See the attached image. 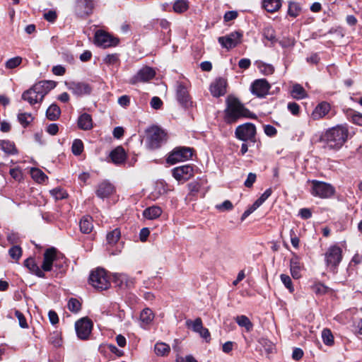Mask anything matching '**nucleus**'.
<instances>
[{"label": "nucleus", "mask_w": 362, "mask_h": 362, "mask_svg": "<svg viewBox=\"0 0 362 362\" xmlns=\"http://www.w3.org/2000/svg\"><path fill=\"white\" fill-rule=\"evenodd\" d=\"M322 339L325 345L332 346L334 344V337L330 329H324L322 332Z\"/></svg>", "instance_id": "58836bf2"}, {"label": "nucleus", "mask_w": 362, "mask_h": 362, "mask_svg": "<svg viewBox=\"0 0 362 362\" xmlns=\"http://www.w3.org/2000/svg\"><path fill=\"white\" fill-rule=\"evenodd\" d=\"M121 236V232L119 229L115 228L112 231L107 233L106 239L109 245H115L119 240Z\"/></svg>", "instance_id": "f704fd0d"}, {"label": "nucleus", "mask_w": 362, "mask_h": 362, "mask_svg": "<svg viewBox=\"0 0 362 362\" xmlns=\"http://www.w3.org/2000/svg\"><path fill=\"white\" fill-rule=\"evenodd\" d=\"M113 281L116 286L122 289L131 288L134 284V279L124 274H115Z\"/></svg>", "instance_id": "412c9836"}, {"label": "nucleus", "mask_w": 362, "mask_h": 362, "mask_svg": "<svg viewBox=\"0 0 362 362\" xmlns=\"http://www.w3.org/2000/svg\"><path fill=\"white\" fill-rule=\"evenodd\" d=\"M66 86L67 88L76 96H81L83 95L90 94L92 90V88L90 87V86L85 82H66Z\"/></svg>", "instance_id": "f8f14e48"}, {"label": "nucleus", "mask_w": 362, "mask_h": 362, "mask_svg": "<svg viewBox=\"0 0 362 362\" xmlns=\"http://www.w3.org/2000/svg\"><path fill=\"white\" fill-rule=\"evenodd\" d=\"M15 315L18 320L19 325L22 328H27L28 327V323L26 322V319L21 312H20L19 310H16Z\"/></svg>", "instance_id": "5fc2aeb1"}, {"label": "nucleus", "mask_w": 362, "mask_h": 362, "mask_svg": "<svg viewBox=\"0 0 362 362\" xmlns=\"http://www.w3.org/2000/svg\"><path fill=\"white\" fill-rule=\"evenodd\" d=\"M256 175L255 173H250L247 175V177L246 179V180L245 181V186L246 187H251L253 184L255 183V180H256Z\"/></svg>", "instance_id": "4d7b16f0"}, {"label": "nucleus", "mask_w": 362, "mask_h": 362, "mask_svg": "<svg viewBox=\"0 0 362 362\" xmlns=\"http://www.w3.org/2000/svg\"><path fill=\"white\" fill-rule=\"evenodd\" d=\"M57 16V13L54 11H49L44 13V18L49 22H54Z\"/></svg>", "instance_id": "e2e57ef3"}, {"label": "nucleus", "mask_w": 362, "mask_h": 362, "mask_svg": "<svg viewBox=\"0 0 362 362\" xmlns=\"http://www.w3.org/2000/svg\"><path fill=\"white\" fill-rule=\"evenodd\" d=\"M173 175L178 181H187L194 175V170L189 165L179 166L173 170Z\"/></svg>", "instance_id": "f3484780"}, {"label": "nucleus", "mask_w": 362, "mask_h": 362, "mask_svg": "<svg viewBox=\"0 0 362 362\" xmlns=\"http://www.w3.org/2000/svg\"><path fill=\"white\" fill-rule=\"evenodd\" d=\"M110 158L114 164L119 165L124 163L127 159V153L124 148L119 146L110 152Z\"/></svg>", "instance_id": "4be33fe9"}, {"label": "nucleus", "mask_w": 362, "mask_h": 362, "mask_svg": "<svg viewBox=\"0 0 362 362\" xmlns=\"http://www.w3.org/2000/svg\"><path fill=\"white\" fill-rule=\"evenodd\" d=\"M21 62L22 58L21 57H13L6 61L5 66L6 69H12L18 66Z\"/></svg>", "instance_id": "a18cd8bd"}, {"label": "nucleus", "mask_w": 362, "mask_h": 362, "mask_svg": "<svg viewBox=\"0 0 362 362\" xmlns=\"http://www.w3.org/2000/svg\"><path fill=\"white\" fill-rule=\"evenodd\" d=\"M280 44L283 47H291L294 46L295 40L292 37H284L282 40L280 41Z\"/></svg>", "instance_id": "13d9d810"}, {"label": "nucleus", "mask_w": 362, "mask_h": 362, "mask_svg": "<svg viewBox=\"0 0 362 362\" xmlns=\"http://www.w3.org/2000/svg\"><path fill=\"white\" fill-rule=\"evenodd\" d=\"M78 127L84 131L93 129V122L91 116L88 113L81 115L78 119Z\"/></svg>", "instance_id": "a878e982"}, {"label": "nucleus", "mask_w": 362, "mask_h": 362, "mask_svg": "<svg viewBox=\"0 0 362 362\" xmlns=\"http://www.w3.org/2000/svg\"><path fill=\"white\" fill-rule=\"evenodd\" d=\"M348 129L343 126H337L329 129L324 136L326 147L329 149H339L346 141Z\"/></svg>", "instance_id": "7ed1b4c3"}, {"label": "nucleus", "mask_w": 362, "mask_h": 362, "mask_svg": "<svg viewBox=\"0 0 362 362\" xmlns=\"http://www.w3.org/2000/svg\"><path fill=\"white\" fill-rule=\"evenodd\" d=\"M30 173L32 177L37 182H42L47 178L45 174L38 168H32Z\"/></svg>", "instance_id": "a19ab883"}, {"label": "nucleus", "mask_w": 362, "mask_h": 362, "mask_svg": "<svg viewBox=\"0 0 362 362\" xmlns=\"http://www.w3.org/2000/svg\"><path fill=\"white\" fill-rule=\"evenodd\" d=\"M193 149L189 147H177L168 156L167 162L170 164H175L192 158Z\"/></svg>", "instance_id": "1a4fd4ad"}, {"label": "nucleus", "mask_w": 362, "mask_h": 362, "mask_svg": "<svg viewBox=\"0 0 362 362\" xmlns=\"http://www.w3.org/2000/svg\"><path fill=\"white\" fill-rule=\"evenodd\" d=\"M300 12L301 7L298 3L293 1H290L288 3V14L290 16L296 18L300 15Z\"/></svg>", "instance_id": "e433bc0d"}, {"label": "nucleus", "mask_w": 362, "mask_h": 362, "mask_svg": "<svg viewBox=\"0 0 362 362\" xmlns=\"http://www.w3.org/2000/svg\"><path fill=\"white\" fill-rule=\"evenodd\" d=\"M154 313L150 308H144L140 313V326L146 329L153 320Z\"/></svg>", "instance_id": "b1692460"}, {"label": "nucleus", "mask_w": 362, "mask_h": 362, "mask_svg": "<svg viewBox=\"0 0 362 362\" xmlns=\"http://www.w3.org/2000/svg\"><path fill=\"white\" fill-rule=\"evenodd\" d=\"M263 35L266 39L274 42L276 40L275 32L272 27H267L264 29Z\"/></svg>", "instance_id": "603ef678"}, {"label": "nucleus", "mask_w": 362, "mask_h": 362, "mask_svg": "<svg viewBox=\"0 0 362 362\" xmlns=\"http://www.w3.org/2000/svg\"><path fill=\"white\" fill-rule=\"evenodd\" d=\"M50 194L56 199H62L66 197L67 194L64 190L62 188H55L50 191Z\"/></svg>", "instance_id": "3c124183"}, {"label": "nucleus", "mask_w": 362, "mask_h": 362, "mask_svg": "<svg viewBox=\"0 0 362 362\" xmlns=\"http://www.w3.org/2000/svg\"><path fill=\"white\" fill-rule=\"evenodd\" d=\"M62 255L60 254L55 247H49L47 249L43 255V262L42 264V269H40L35 260L32 258H28L24 262V265L33 274L39 277H45L43 272H49L52 269L53 264L59 256Z\"/></svg>", "instance_id": "f257e3e1"}, {"label": "nucleus", "mask_w": 362, "mask_h": 362, "mask_svg": "<svg viewBox=\"0 0 362 362\" xmlns=\"http://www.w3.org/2000/svg\"><path fill=\"white\" fill-rule=\"evenodd\" d=\"M65 71V68L61 65L54 66L52 68V73L56 76H62Z\"/></svg>", "instance_id": "338daca9"}, {"label": "nucleus", "mask_w": 362, "mask_h": 362, "mask_svg": "<svg viewBox=\"0 0 362 362\" xmlns=\"http://www.w3.org/2000/svg\"><path fill=\"white\" fill-rule=\"evenodd\" d=\"M198 333L201 337L206 340V341L209 342L211 340V335L208 329L203 327Z\"/></svg>", "instance_id": "680f3d73"}, {"label": "nucleus", "mask_w": 362, "mask_h": 362, "mask_svg": "<svg viewBox=\"0 0 362 362\" xmlns=\"http://www.w3.org/2000/svg\"><path fill=\"white\" fill-rule=\"evenodd\" d=\"M270 85L266 79L255 80L251 86V91L258 98H264L269 90Z\"/></svg>", "instance_id": "dca6fc26"}, {"label": "nucleus", "mask_w": 362, "mask_h": 362, "mask_svg": "<svg viewBox=\"0 0 362 362\" xmlns=\"http://www.w3.org/2000/svg\"><path fill=\"white\" fill-rule=\"evenodd\" d=\"M263 7L270 13L278 11L281 7V0H264Z\"/></svg>", "instance_id": "7c9ffc66"}, {"label": "nucleus", "mask_w": 362, "mask_h": 362, "mask_svg": "<svg viewBox=\"0 0 362 362\" xmlns=\"http://www.w3.org/2000/svg\"><path fill=\"white\" fill-rule=\"evenodd\" d=\"M235 136L242 141H255V136L256 134L255 126L252 123H245L239 125L235 132Z\"/></svg>", "instance_id": "9d476101"}, {"label": "nucleus", "mask_w": 362, "mask_h": 362, "mask_svg": "<svg viewBox=\"0 0 362 362\" xmlns=\"http://www.w3.org/2000/svg\"><path fill=\"white\" fill-rule=\"evenodd\" d=\"M280 278L286 288H288L291 293L293 292L294 288L290 276L286 274H281Z\"/></svg>", "instance_id": "8fccbe9b"}, {"label": "nucleus", "mask_w": 362, "mask_h": 362, "mask_svg": "<svg viewBox=\"0 0 362 362\" xmlns=\"http://www.w3.org/2000/svg\"><path fill=\"white\" fill-rule=\"evenodd\" d=\"M177 100L185 108L192 107V101L189 94L187 87L182 83H178L176 90Z\"/></svg>", "instance_id": "2eb2a0df"}, {"label": "nucleus", "mask_w": 362, "mask_h": 362, "mask_svg": "<svg viewBox=\"0 0 362 362\" xmlns=\"http://www.w3.org/2000/svg\"><path fill=\"white\" fill-rule=\"evenodd\" d=\"M8 254L12 259L18 260L22 255L21 247L16 245L13 246L9 249Z\"/></svg>", "instance_id": "de8ad7c7"}, {"label": "nucleus", "mask_w": 362, "mask_h": 362, "mask_svg": "<svg viewBox=\"0 0 362 362\" xmlns=\"http://www.w3.org/2000/svg\"><path fill=\"white\" fill-rule=\"evenodd\" d=\"M11 176L16 180H21L22 178V172L18 168H11L9 171Z\"/></svg>", "instance_id": "bf43d9fd"}, {"label": "nucleus", "mask_w": 362, "mask_h": 362, "mask_svg": "<svg viewBox=\"0 0 362 362\" xmlns=\"http://www.w3.org/2000/svg\"><path fill=\"white\" fill-rule=\"evenodd\" d=\"M72 153L76 155H80L83 151V144L80 139H75L71 146Z\"/></svg>", "instance_id": "c03bdc74"}, {"label": "nucleus", "mask_w": 362, "mask_h": 362, "mask_svg": "<svg viewBox=\"0 0 362 362\" xmlns=\"http://www.w3.org/2000/svg\"><path fill=\"white\" fill-rule=\"evenodd\" d=\"M240 117L254 118L255 116L239 100L233 99L228 103L226 110V121L228 123H233Z\"/></svg>", "instance_id": "20e7f679"}, {"label": "nucleus", "mask_w": 362, "mask_h": 362, "mask_svg": "<svg viewBox=\"0 0 362 362\" xmlns=\"http://www.w3.org/2000/svg\"><path fill=\"white\" fill-rule=\"evenodd\" d=\"M342 259V250L336 245L331 246L325 253L327 267L332 272H335L337 266Z\"/></svg>", "instance_id": "0eeeda50"}, {"label": "nucleus", "mask_w": 362, "mask_h": 362, "mask_svg": "<svg viewBox=\"0 0 362 362\" xmlns=\"http://www.w3.org/2000/svg\"><path fill=\"white\" fill-rule=\"evenodd\" d=\"M90 284L99 290H105L110 286L109 277L103 269H97L93 272L89 278Z\"/></svg>", "instance_id": "39448f33"}, {"label": "nucleus", "mask_w": 362, "mask_h": 362, "mask_svg": "<svg viewBox=\"0 0 362 362\" xmlns=\"http://www.w3.org/2000/svg\"><path fill=\"white\" fill-rule=\"evenodd\" d=\"M291 94V96L296 100H301L308 97V94L304 88L298 83H296L293 86Z\"/></svg>", "instance_id": "c85d7f7f"}, {"label": "nucleus", "mask_w": 362, "mask_h": 362, "mask_svg": "<svg viewBox=\"0 0 362 362\" xmlns=\"http://www.w3.org/2000/svg\"><path fill=\"white\" fill-rule=\"evenodd\" d=\"M162 212L163 211L160 207L152 206L146 208L143 211V216L148 220H153L158 218L161 215Z\"/></svg>", "instance_id": "bb28decb"}, {"label": "nucleus", "mask_w": 362, "mask_h": 362, "mask_svg": "<svg viewBox=\"0 0 362 362\" xmlns=\"http://www.w3.org/2000/svg\"><path fill=\"white\" fill-rule=\"evenodd\" d=\"M189 8V2L187 0H176L173 4V11L178 13L186 11Z\"/></svg>", "instance_id": "c9c22d12"}, {"label": "nucleus", "mask_w": 362, "mask_h": 362, "mask_svg": "<svg viewBox=\"0 0 362 362\" xmlns=\"http://www.w3.org/2000/svg\"><path fill=\"white\" fill-rule=\"evenodd\" d=\"M61 115V110L57 104H52L46 111V117L50 121L57 120Z\"/></svg>", "instance_id": "c756f323"}, {"label": "nucleus", "mask_w": 362, "mask_h": 362, "mask_svg": "<svg viewBox=\"0 0 362 362\" xmlns=\"http://www.w3.org/2000/svg\"><path fill=\"white\" fill-rule=\"evenodd\" d=\"M235 322L240 327H245L247 332H250L252 329L253 325L245 315L237 316L235 317Z\"/></svg>", "instance_id": "2f4dec72"}, {"label": "nucleus", "mask_w": 362, "mask_h": 362, "mask_svg": "<svg viewBox=\"0 0 362 362\" xmlns=\"http://www.w3.org/2000/svg\"><path fill=\"white\" fill-rule=\"evenodd\" d=\"M95 43L98 46L105 48L117 45L118 40L112 37L105 32L98 30L95 34Z\"/></svg>", "instance_id": "ddd939ff"}, {"label": "nucleus", "mask_w": 362, "mask_h": 362, "mask_svg": "<svg viewBox=\"0 0 362 362\" xmlns=\"http://www.w3.org/2000/svg\"><path fill=\"white\" fill-rule=\"evenodd\" d=\"M93 327V323L88 318H82L75 324L76 332L79 339L86 340L88 338Z\"/></svg>", "instance_id": "9b49d317"}, {"label": "nucleus", "mask_w": 362, "mask_h": 362, "mask_svg": "<svg viewBox=\"0 0 362 362\" xmlns=\"http://www.w3.org/2000/svg\"><path fill=\"white\" fill-rule=\"evenodd\" d=\"M119 56L117 54H107L103 62L107 65L117 66L119 64Z\"/></svg>", "instance_id": "49530a36"}, {"label": "nucleus", "mask_w": 362, "mask_h": 362, "mask_svg": "<svg viewBox=\"0 0 362 362\" xmlns=\"http://www.w3.org/2000/svg\"><path fill=\"white\" fill-rule=\"evenodd\" d=\"M272 190L271 188L267 189L261 196L258 198L254 204L259 208L272 194Z\"/></svg>", "instance_id": "09e8293b"}, {"label": "nucleus", "mask_w": 362, "mask_h": 362, "mask_svg": "<svg viewBox=\"0 0 362 362\" xmlns=\"http://www.w3.org/2000/svg\"><path fill=\"white\" fill-rule=\"evenodd\" d=\"M312 184L311 194L313 196L326 199L332 197L334 193V187L329 184L317 180H313Z\"/></svg>", "instance_id": "6e6552de"}, {"label": "nucleus", "mask_w": 362, "mask_h": 362, "mask_svg": "<svg viewBox=\"0 0 362 362\" xmlns=\"http://www.w3.org/2000/svg\"><path fill=\"white\" fill-rule=\"evenodd\" d=\"M79 226H80V230L83 233H86V234L90 233L93 228L92 218L89 216H83L80 221Z\"/></svg>", "instance_id": "cd10ccee"}, {"label": "nucleus", "mask_w": 362, "mask_h": 362, "mask_svg": "<svg viewBox=\"0 0 362 362\" xmlns=\"http://www.w3.org/2000/svg\"><path fill=\"white\" fill-rule=\"evenodd\" d=\"M227 82L223 78H216L210 86V91L213 96L220 97L226 93Z\"/></svg>", "instance_id": "6ab92c4d"}, {"label": "nucleus", "mask_w": 362, "mask_h": 362, "mask_svg": "<svg viewBox=\"0 0 362 362\" xmlns=\"http://www.w3.org/2000/svg\"><path fill=\"white\" fill-rule=\"evenodd\" d=\"M186 325L192 329L194 332L198 333L203 327L202 320L201 318L197 317L194 321L188 320L186 321Z\"/></svg>", "instance_id": "4c0bfd02"}, {"label": "nucleus", "mask_w": 362, "mask_h": 362, "mask_svg": "<svg viewBox=\"0 0 362 362\" xmlns=\"http://www.w3.org/2000/svg\"><path fill=\"white\" fill-rule=\"evenodd\" d=\"M1 149L7 154H15L17 151L13 142L8 140H3L0 142Z\"/></svg>", "instance_id": "473e14b6"}, {"label": "nucleus", "mask_w": 362, "mask_h": 362, "mask_svg": "<svg viewBox=\"0 0 362 362\" xmlns=\"http://www.w3.org/2000/svg\"><path fill=\"white\" fill-rule=\"evenodd\" d=\"M56 84V82L53 81H39L23 93L22 99L28 102L31 105L41 103L45 96L55 88Z\"/></svg>", "instance_id": "f03ea898"}, {"label": "nucleus", "mask_w": 362, "mask_h": 362, "mask_svg": "<svg viewBox=\"0 0 362 362\" xmlns=\"http://www.w3.org/2000/svg\"><path fill=\"white\" fill-rule=\"evenodd\" d=\"M241 37V33L233 32L228 35L219 37L218 40L223 47L230 49L236 47L240 42Z\"/></svg>", "instance_id": "4468645a"}, {"label": "nucleus", "mask_w": 362, "mask_h": 362, "mask_svg": "<svg viewBox=\"0 0 362 362\" xmlns=\"http://www.w3.org/2000/svg\"><path fill=\"white\" fill-rule=\"evenodd\" d=\"M353 123L362 126V114L355 113L351 117Z\"/></svg>", "instance_id": "774afa93"}, {"label": "nucleus", "mask_w": 362, "mask_h": 362, "mask_svg": "<svg viewBox=\"0 0 362 362\" xmlns=\"http://www.w3.org/2000/svg\"><path fill=\"white\" fill-rule=\"evenodd\" d=\"M260 71L266 75H270L274 72V67L270 64H262L259 66Z\"/></svg>", "instance_id": "6e6d98bb"}, {"label": "nucleus", "mask_w": 362, "mask_h": 362, "mask_svg": "<svg viewBox=\"0 0 362 362\" xmlns=\"http://www.w3.org/2000/svg\"><path fill=\"white\" fill-rule=\"evenodd\" d=\"M163 105V102L162 100L160 99V98L157 97V96H155V97H153L151 100V106L155 109V110H158Z\"/></svg>", "instance_id": "052dcab7"}, {"label": "nucleus", "mask_w": 362, "mask_h": 362, "mask_svg": "<svg viewBox=\"0 0 362 362\" xmlns=\"http://www.w3.org/2000/svg\"><path fill=\"white\" fill-rule=\"evenodd\" d=\"M93 9V0H76L75 12L78 16H87L92 13Z\"/></svg>", "instance_id": "a211bd4d"}, {"label": "nucleus", "mask_w": 362, "mask_h": 362, "mask_svg": "<svg viewBox=\"0 0 362 362\" xmlns=\"http://www.w3.org/2000/svg\"><path fill=\"white\" fill-rule=\"evenodd\" d=\"M69 310L74 313L78 312L81 309V303L76 298H71L68 303Z\"/></svg>", "instance_id": "864d4df0"}, {"label": "nucleus", "mask_w": 362, "mask_h": 362, "mask_svg": "<svg viewBox=\"0 0 362 362\" xmlns=\"http://www.w3.org/2000/svg\"><path fill=\"white\" fill-rule=\"evenodd\" d=\"M154 70L150 67L141 69L132 79L131 83L134 84L139 82H146L155 76Z\"/></svg>", "instance_id": "aec40b11"}, {"label": "nucleus", "mask_w": 362, "mask_h": 362, "mask_svg": "<svg viewBox=\"0 0 362 362\" xmlns=\"http://www.w3.org/2000/svg\"><path fill=\"white\" fill-rule=\"evenodd\" d=\"M114 192V187L108 182H103L98 185L96 194L98 197L104 199L109 197Z\"/></svg>", "instance_id": "393cba45"}, {"label": "nucleus", "mask_w": 362, "mask_h": 362, "mask_svg": "<svg viewBox=\"0 0 362 362\" xmlns=\"http://www.w3.org/2000/svg\"><path fill=\"white\" fill-rule=\"evenodd\" d=\"M238 13L235 11H227L224 15V21L228 22L237 18Z\"/></svg>", "instance_id": "69168bd1"}, {"label": "nucleus", "mask_w": 362, "mask_h": 362, "mask_svg": "<svg viewBox=\"0 0 362 362\" xmlns=\"http://www.w3.org/2000/svg\"><path fill=\"white\" fill-rule=\"evenodd\" d=\"M312 291L317 295H324L328 292L329 288L321 283H315L312 287Z\"/></svg>", "instance_id": "37998d69"}, {"label": "nucleus", "mask_w": 362, "mask_h": 362, "mask_svg": "<svg viewBox=\"0 0 362 362\" xmlns=\"http://www.w3.org/2000/svg\"><path fill=\"white\" fill-rule=\"evenodd\" d=\"M330 110V105L326 102L318 104L311 114L313 119L317 120L324 117Z\"/></svg>", "instance_id": "5701e85b"}, {"label": "nucleus", "mask_w": 362, "mask_h": 362, "mask_svg": "<svg viewBox=\"0 0 362 362\" xmlns=\"http://www.w3.org/2000/svg\"><path fill=\"white\" fill-rule=\"evenodd\" d=\"M165 132L157 127L147 130L146 146L149 149H156L160 146L165 139Z\"/></svg>", "instance_id": "423d86ee"}, {"label": "nucleus", "mask_w": 362, "mask_h": 362, "mask_svg": "<svg viewBox=\"0 0 362 362\" xmlns=\"http://www.w3.org/2000/svg\"><path fill=\"white\" fill-rule=\"evenodd\" d=\"M288 109L294 115H297L299 113V105L296 103H289L288 104Z\"/></svg>", "instance_id": "0e129e2a"}, {"label": "nucleus", "mask_w": 362, "mask_h": 362, "mask_svg": "<svg viewBox=\"0 0 362 362\" xmlns=\"http://www.w3.org/2000/svg\"><path fill=\"white\" fill-rule=\"evenodd\" d=\"M33 119L34 117L30 113H19L18 115V122L24 127L29 125L32 122Z\"/></svg>", "instance_id": "ea45409f"}, {"label": "nucleus", "mask_w": 362, "mask_h": 362, "mask_svg": "<svg viewBox=\"0 0 362 362\" xmlns=\"http://www.w3.org/2000/svg\"><path fill=\"white\" fill-rule=\"evenodd\" d=\"M291 274L294 279H299L300 277V267L299 263L295 260H291Z\"/></svg>", "instance_id": "79ce46f5"}, {"label": "nucleus", "mask_w": 362, "mask_h": 362, "mask_svg": "<svg viewBox=\"0 0 362 362\" xmlns=\"http://www.w3.org/2000/svg\"><path fill=\"white\" fill-rule=\"evenodd\" d=\"M170 346L168 344L163 342H158L155 344L154 351L157 356H164L170 352Z\"/></svg>", "instance_id": "72a5a7b5"}]
</instances>
